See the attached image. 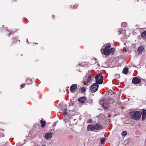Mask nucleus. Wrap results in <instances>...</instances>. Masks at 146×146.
Instances as JSON below:
<instances>
[{
  "label": "nucleus",
  "instance_id": "nucleus-17",
  "mask_svg": "<svg viewBox=\"0 0 146 146\" xmlns=\"http://www.w3.org/2000/svg\"><path fill=\"white\" fill-rule=\"evenodd\" d=\"M125 30H122V29H120L118 31V35L120 34H123L124 35H125Z\"/></svg>",
  "mask_w": 146,
  "mask_h": 146
},
{
  "label": "nucleus",
  "instance_id": "nucleus-3",
  "mask_svg": "<svg viewBox=\"0 0 146 146\" xmlns=\"http://www.w3.org/2000/svg\"><path fill=\"white\" fill-rule=\"evenodd\" d=\"M99 85L97 83H94L91 86L90 89L92 93H94L97 91L99 87Z\"/></svg>",
  "mask_w": 146,
  "mask_h": 146
},
{
  "label": "nucleus",
  "instance_id": "nucleus-23",
  "mask_svg": "<svg viewBox=\"0 0 146 146\" xmlns=\"http://www.w3.org/2000/svg\"><path fill=\"white\" fill-rule=\"evenodd\" d=\"M114 49L113 48H110V53H112L114 51Z\"/></svg>",
  "mask_w": 146,
  "mask_h": 146
},
{
  "label": "nucleus",
  "instance_id": "nucleus-15",
  "mask_svg": "<svg viewBox=\"0 0 146 146\" xmlns=\"http://www.w3.org/2000/svg\"><path fill=\"white\" fill-rule=\"evenodd\" d=\"M122 72L124 74H127L128 72V68L125 67L123 70Z\"/></svg>",
  "mask_w": 146,
  "mask_h": 146
},
{
  "label": "nucleus",
  "instance_id": "nucleus-8",
  "mask_svg": "<svg viewBox=\"0 0 146 146\" xmlns=\"http://www.w3.org/2000/svg\"><path fill=\"white\" fill-rule=\"evenodd\" d=\"M103 127L102 125L98 123L94 125V129L96 130H101L103 129Z\"/></svg>",
  "mask_w": 146,
  "mask_h": 146
},
{
  "label": "nucleus",
  "instance_id": "nucleus-32",
  "mask_svg": "<svg viewBox=\"0 0 146 146\" xmlns=\"http://www.w3.org/2000/svg\"><path fill=\"white\" fill-rule=\"evenodd\" d=\"M76 5H77V6H76V5H75L73 7H74V9H75V8H76V7H77L78 5L76 4Z\"/></svg>",
  "mask_w": 146,
  "mask_h": 146
},
{
  "label": "nucleus",
  "instance_id": "nucleus-35",
  "mask_svg": "<svg viewBox=\"0 0 146 146\" xmlns=\"http://www.w3.org/2000/svg\"><path fill=\"white\" fill-rule=\"evenodd\" d=\"M78 70L79 72H82V71H81L80 70Z\"/></svg>",
  "mask_w": 146,
  "mask_h": 146
},
{
  "label": "nucleus",
  "instance_id": "nucleus-11",
  "mask_svg": "<svg viewBox=\"0 0 146 146\" xmlns=\"http://www.w3.org/2000/svg\"><path fill=\"white\" fill-rule=\"evenodd\" d=\"M94 129V125H90L87 126V130L88 131H93Z\"/></svg>",
  "mask_w": 146,
  "mask_h": 146
},
{
  "label": "nucleus",
  "instance_id": "nucleus-40",
  "mask_svg": "<svg viewBox=\"0 0 146 146\" xmlns=\"http://www.w3.org/2000/svg\"><path fill=\"white\" fill-rule=\"evenodd\" d=\"M125 43H124V44L125 45Z\"/></svg>",
  "mask_w": 146,
  "mask_h": 146
},
{
  "label": "nucleus",
  "instance_id": "nucleus-34",
  "mask_svg": "<svg viewBox=\"0 0 146 146\" xmlns=\"http://www.w3.org/2000/svg\"><path fill=\"white\" fill-rule=\"evenodd\" d=\"M1 136H2V137L4 136V135L3 134H1Z\"/></svg>",
  "mask_w": 146,
  "mask_h": 146
},
{
  "label": "nucleus",
  "instance_id": "nucleus-16",
  "mask_svg": "<svg viewBox=\"0 0 146 146\" xmlns=\"http://www.w3.org/2000/svg\"><path fill=\"white\" fill-rule=\"evenodd\" d=\"M141 36L143 39H146V31H143L142 32Z\"/></svg>",
  "mask_w": 146,
  "mask_h": 146
},
{
  "label": "nucleus",
  "instance_id": "nucleus-26",
  "mask_svg": "<svg viewBox=\"0 0 146 146\" xmlns=\"http://www.w3.org/2000/svg\"><path fill=\"white\" fill-rule=\"evenodd\" d=\"M24 144L23 143H22L21 142H19L17 144V146H21Z\"/></svg>",
  "mask_w": 146,
  "mask_h": 146
},
{
  "label": "nucleus",
  "instance_id": "nucleus-37",
  "mask_svg": "<svg viewBox=\"0 0 146 146\" xmlns=\"http://www.w3.org/2000/svg\"><path fill=\"white\" fill-rule=\"evenodd\" d=\"M145 143H146V139H145Z\"/></svg>",
  "mask_w": 146,
  "mask_h": 146
},
{
  "label": "nucleus",
  "instance_id": "nucleus-33",
  "mask_svg": "<svg viewBox=\"0 0 146 146\" xmlns=\"http://www.w3.org/2000/svg\"><path fill=\"white\" fill-rule=\"evenodd\" d=\"M91 72V70H89L88 71V73H89H89H90Z\"/></svg>",
  "mask_w": 146,
  "mask_h": 146
},
{
  "label": "nucleus",
  "instance_id": "nucleus-4",
  "mask_svg": "<svg viewBox=\"0 0 146 146\" xmlns=\"http://www.w3.org/2000/svg\"><path fill=\"white\" fill-rule=\"evenodd\" d=\"M111 45L108 44L105 47V48L103 50V52H102L106 56L110 54V48Z\"/></svg>",
  "mask_w": 146,
  "mask_h": 146
},
{
  "label": "nucleus",
  "instance_id": "nucleus-39",
  "mask_svg": "<svg viewBox=\"0 0 146 146\" xmlns=\"http://www.w3.org/2000/svg\"><path fill=\"white\" fill-rule=\"evenodd\" d=\"M52 16L53 17H54V15H52Z\"/></svg>",
  "mask_w": 146,
  "mask_h": 146
},
{
  "label": "nucleus",
  "instance_id": "nucleus-19",
  "mask_svg": "<svg viewBox=\"0 0 146 146\" xmlns=\"http://www.w3.org/2000/svg\"><path fill=\"white\" fill-rule=\"evenodd\" d=\"M40 122L41 124V127L42 128L44 127L45 125L46 122L44 121L41 120L40 121Z\"/></svg>",
  "mask_w": 146,
  "mask_h": 146
},
{
  "label": "nucleus",
  "instance_id": "nucleus-7",
  "mask_svg": "<svg viewBox=\"0 0 146 146\" xmlns=\"http://www.w3.org/2000/svg\"><path fill=\"white\" fill-rule=\"evenodd\" d=\"M87 100V98L86 96H82L79 98L78 99V101L80 103H83L85 101Z\"/></svg>",
  "mask_w": 146,
  "mask_h": 146
},
{
  "label": "nucleus",
  "instance_id": "nucleus-6",
  "mask_svg": "<svg viewBox=\"0 0 146 146\" xmlns=\"http://www.w3.org/2000/svg\"><path fill=\"white\" fill-rule=\"evenodd\" d=\"M141 80L139 77L137 76L134 77L132 80V83L135 84H139L141 82Z\"/></svg>",
  "mask_w": 146,
  "mask_h": 146
},
{
  "label": "nucleus",
  "instance_id": "nucleus-10",
  "mask_svg": "<svg viewBox=\"0 0 146 146\" xmlns=\"http://www.w3.org/2000/svg\"><path fill=\"white\" fill-rule=\"evenodd\" d=\"M77 87V85L76 84H73L70 87V92L72 93H73L76 90Z\"/></svg>",
  "mask_w": 146,
  "mask_h": 146
},
{
  "label": "nucleus",
  "instance_id": "nucleus-12",
  "mask_svg": "<svg viewBox=\"0 0 146 146\" xmlns=\"http://www.w3.org/2000/svg\"><path fill=\"white\" fill-rule=\"evenodd\" d=\"M52 133H46L45 135V138L46 139H48L51 138L52 137Z\"/></svg>",
  "mask_w": 146,
  "mask_h": 146
},
{
  "label": "nucleus",
  "instance_id": "nucleus-31",
  "mask_svg": "<svg viewBox=\"0 0 146 146\" xmlns=\"http://www.w3.org/2000/svg\"><path fill=\"white\" fill-rule=\"evenodd\" d=\"M78 66H83V65L81 63H79L78 64Z\"/></svg>",
  "mask_w": 146,
  "mask_h": 146
},
{
  "label": "nucleus",
  "instance_id": "nucleus-41",
  "mask_svg": "<svg viewBox=\"0 0 146 146\" xmlns=\"http://www.w3.org/2000/svg\"><path fill=\"white\" fill-rule=\"evenodd\" d=\"M35 44H37V43H35Z\"/></svg>",
  "mask_w": 146,
  "mask_h": 146
},
{
  "label": "nucleus",
  "instance_id": "nucleus-2",
  "mask_svg": "<svg viewBox=\"0 0 146 146\" xmlns=\"http://www.w3.org/2000/svg\"><path fill=\"white\" fill-rule=\"evenodd\" d=\"M95 78L96 79V83L98 84H101L103 83L104 78L102 75L100 73L97 74Z\"/></svg>",
  "mask_w": 146,
  "mask_h": 146
},
{
  "label": "nucleus",
  "instance_id": "nucleus-38",
  "mask_svg": "<svg viewBox=\"0 0 146 146\" xmlns=\"http://www.w3.org/2000/svg\"><path fill=\"white\" fill-rule=\"evenodd\" d=\"M42 146H46L45 145H42Z\"/></svg>",
  "mask_w": 146,
  "mask_h": 146
},
{
  "label": "nucleus",
  "instance_id": "nucleus-9",
  "mask_svg": "<svg viewBox=\"0 0 146 146\" xmlns=\"http://www.w3.org/2000/svg\"><path fill=\"white\" fill-rule=\"evenodd\" d=\"M142 113V121H144L146 118V110L143 109L142 111H141Z\"/></svg>",
  "mask_w": 146,
  "mask_h": 146
},
{
  "label": "nucleus",
  "instance_id": "nucleus-22",
  "mask_svg": "<svg viewBox=\"0 0 146 146\" xmlns=\"http://www.w3.org/2000/svg\"><path fill=\"white\" fill-rule=\"evenodd\" d=\"M127 134V133L126 131H124L121 133V135L122 136H126Z\"/></svg>",
  "mask_w": 146,
  "mask_h": 146
},
{
  "label": "nucleus",
  "instance_id": "nucleus-29",
  "mask_svg": "<svg viewBox=\"0 0 146 146\" xmlns=\"http://www.w3.org/2000/svg\"><path fill=\"white\" fill-rule=\"evenodd\" d=\"M115 76L117 78H119L120 77L119 74H116L115 75Z\"/></svg>",
  "mask_w": 146,
  "mask_h": 146
},
{
  "label": "nucleus",
  "instance_id": "nucleus-18",
  "mask_svg": "<svg viewBox=\"0 0 146 146\" xmlns=\"http://www.w3.org/2000/svg\"><path fill=\"white\" fill-rule=\"evenodd\" d=\"M67 109L66 108H64L62 110V113H63L64 117L66 116L67 114Z\"/></svg>",
  "mask_w": 146,
  "mask_h": 146
},
{
  "label": "nucleus",
  "instance_id": "nucleus-28",
  "mask_svg": "<svg viewBox=\"0 0 146 146\" xmlns=\"http://www.w3.org/2000/svg\"><path fill=\"white\" fill-rule=\"evenodd\" d=\"M92 119H89L87 122L88 123H92Z\"/></svg>",
  "mask_w": 146,
  "mask_h": 146
},
{
  "label": "nucleus",
  "instance_id": "nucleus-5",
  "mask_svg": "<svg viewBox=\"0 0 146 146\" xmlns=\"http://www.w3.org/2000/svg\"><path fill=\"white\" fill-rule=\"evenodd\" d=\"M100 104L101 105L102 107L106 109L107 107L105 106L104 105H106L108 104V99L106 98H104L102 99H101L100 100Z\"/></svg>",
  "mask_w": 146,
  "mask_h": 146
},
{
  "label": "nucleus",
  "instance_id": "nucleus-27",
  "mask_svg": "<svg viewBox=\"0 0 146 146\" xmlns=\"http://www.w3.org/2000/svg\"><path fill=\"white\" fill-rule=\"evenodd\" d=\"M105 141V139L104 138L103 139H101V142L102 144L104 143Z\"/></svg>",
  "mask_w": 146,
  "mask_h": 146
},
{
  "label": "nucleus",
  "instance_id": "nucleus-14",
  "mask_svg": "<svg viewBox=\"0 0 146 146\" xmlns=\"http://www.w3.org/2000/svg\"><path fill=\"white\" fill-rule=\"evenodd\" d=\"M144 48L142 46H140L137 49L138 54H140L143 50Z\"/></svg>",
  "mask_w": 146,
  "mask_h": 146
},
{
  "label": "nucleus",
  "instance_id": "nucleus-24",
  "mask_svg": "<svg viewBox=\"0 0 146 146\" xmlns=\"http://www.w3.org/2000/svg\"><path fill=\"white\" fill-rule=\"evenodd\" d=\"M127 23H126L124 22L121 23V26L122 27H125Z\"/></svg>",
  "mask_w": 146,
  "mask_h": 146
},
{
  "label": "nucleus",
  "instance_id": "nucleus-36",
  "mask_svg": "<svg viewBox=\"0 0 146 146\" xmlns=\"http://www.w3.org/2000/svg\"><path fill=\"white\" fill-rule=\"evenodd\" d=\"M10 35V33H9L8 35V36H9Z\"/></svg>",
  "mask_w": 146,
  "mask_h": 146
},
{
  "label": "nucleus",
  "instance_id": "nucleus-21",
  "mask_svg": "<svg viewBox=\"0 0 146 146\" xmlns=\"http://www.w3.org/2000/svg\"><path fill=\"white\" fill-rule=\"evenodd\" d=\"M26 81L28 84H30L32 83V80L30 78H27L26 80Z\"/></svg>",
  "mask_w": 146,
  "mask_h": 146
},
{
  "label": "nucleus",
  "instance_id": "nucleus-1",
  "mask_svg": "<svg viewBox=\"0 0 146 146\" xmlns=\"http://www.w3.org/2000/svg\"><path fill=\"white\" fill-rule=\"evenodd\" d=\"M141 115V111H133L129 113L130 118L137 121H139L140 119Z\"/></svg>",
  "mask_w": 146,
  "mask_h": 146
},
{
  "label": "nucleus",
  "instance_id": "nucleus-25",
  "mask_svg": "<svg viewBox=\"0 0 146 146\" xmlns=\"http://www.w3.org/2000/svg\"><path fill=\"white\" fill-rule=\"evenodd\" d=\"M81 90L82 93H84L86 91V89L84 87H83L81 88Z\"/></svg>",
  "mask_w": 146,
  "mask_h": 146
},
{
  "label": "nucleus",
  "instance_id": "nucleus-13",
  "mask_svg": "<svg viewBox=\"0 0 146 146\" xmlns=\"http://www.w3.org/2000/svg\"><path fill=\"white\" fill-rule=\"evenodd\" d=\"M88 76V78L87 79V82H90L91 79L92 78V75L91 74H89V73H87L85 77L86 76Z\"/></svg>",
  "mask_w": 146,
  "mask_h": 146
},
{
  "label": "nucleus",
  "instance_id": "nucleus-30",
  "mask_svg": "<svg viewBox=\"0 0 146 146\" xmlns=\"http://www.w3.org/2000/svg\"><path fill=\"white\" fill-rule=\"evenodd\" d=\"M25 86L24 85V84H22L20 85L21 87V88H23Z\"/></svg>",
  "mask_w": 146,
  "mask_h": 146
},
{
  "label": "nucleus",
  "instance_id": "nucleus-20",
  "mask_svg": "<svg viewBox=\"0 0 146 146\" xmlns=\"http://www.w3.org/2000/svg\"><path fill=\"white\" fill-rule=\"evenodd\" d=\"M114 101L112 98H110L108 99V103H110V104H112L113 103Z\"/></svg>",
  "mask_w": 146,
  "mask_h": 146
}]
</instances>
